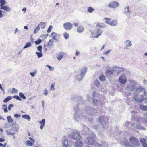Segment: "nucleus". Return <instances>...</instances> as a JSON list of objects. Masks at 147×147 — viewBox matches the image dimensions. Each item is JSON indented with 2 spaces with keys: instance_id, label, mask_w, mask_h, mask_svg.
Returning a JSON list of instances; mask_svg holds the SVG:
<instances>
[{
  "instance_id": "nucleus-14",
  "label": "nucleus",
  "mask_w": 147,
  "mask_h": 147,
  "mask_svg": "<svg viewBox=\"0 0 147 147\" xmlns=\"http://www.w3.org/2000/svg\"><path fill=\"white\" fill-rule=\"evenodd\" d=\"M1 9H3L7 12H10L11 11V9L7 6H3L0 8Z\"/></svg>"
},
{
  "instance_id": "nucleus-58",
  "label": "nucleus",
  "mask_w": 147,
  "mask_h": 147,
  "mask_svg": "<svg viewBox=\"0 0 147 147\" xmlns=\"http://www.w3.org/2000/svg\"><path fill=\"white\" fill-rule=\"evenodd\" d=\"M18 90L16 89L15 88H13L12 89V91L11 92L12 93H14L15 92H16L18 91Z\"/></svg>"
},
{
  "instance_id": "nucleus-43",
  "label": "nucleus",
  "mask_w": 147,
  "mask_h": 147,
  "mask_svg": "<svg viewBox=\"0 0 147 147\" xmlns=\"http://www.w3.org/2000/svg\"><path fill=\"white\" fill-rule=\"evenodd\" d=\"M19 96L22 98L23 99H26V97L24 95L23 93L21 92H20L19 94Z\"/></svg>"
},
{
  "instance_id": "nucleus-61",
  "label": "nucleus",
  "mask_w": 147,
  "mask_h": 147,
  "mask_svg": "<svg viewBox=\"0 0 147 147\" xmlns=\"http://www.w3.org/2000/svg\"><path fill=\"white\" fill-rule=\"evenodd\" d=\"M6 132L7 135H11V132L9 131L8 130H7L6 131Z\"/></svg>"
},
{
  "instance_id": "nucleus-39",
  "label": "nucleus",
  "mask_w": 147,
  "mask_h": 147,
  "mask_svg": "<svg viewBox=\"0 0 147 147\" xmlns=\"http://www.w3.org/2000/svg\"><path fill=\"white\" fill-rule=\"evenodd\" d=\"M97 111L95 109H93L92 110L91 113H90V115L92 116H94L96 113H97Z\"/></svg>"
},
{
  "instance_id": "nucleus-53",
  "label": "nucleus",
  "mask_w": 147,
  "mask_h": 147,
  "mask_svg": "<svg viewBox=\"0 0 147 147\" xmlns=\"http://www.w3.org/2000/svg\"><path fill=\"white\" fill-rule=\"evenodd\" d=\"M102 146H104V147H106L108 146V144L107 143V142H103L102 143Z\"/></svg>"
},
{
  "instance_id": "nucleus-63",
  "label": "nucleus",
  "mask_w": 147,
  "mask_h": 147,
  "mask_svg": "<svg viewBox=\"0 0 147 147\" xmlns=\"http://www.w3.org/2000/svg\"><path fill=\"white\" fill-rule=\"evenodd\" d=\"M29 139L33 143H34L35 141L34 140L33 138L31 137H30L29 138Z\"/></svg>"
},
{
  "instance_id": "nucleus-49",
  "label": "nucleus",
  "mask_w": 147,
  "mask_h": 147,
  "mask_svg": "<svg viewBox=\"0 0 147 147\" xmlns=\"http://www.w3.org/2000/svg\"><path fill=\"white\" fill-rule=\"evenodd\" d=\"M40 26H38L35 29L34 31V33L35 34H36L38 31H39L40 30Z\"/></svg>"
},
{
  "instance_id": "nucleus-36",
  "label": "nucleus",
  "mask_w": 147,
  "mask_h": 147,
  "mask_svg": "<svg viewBox=\"0 0 147 147\" xmlns=\"http://www.w3.org/2000/svg\"><path fill=\"white\" fill-rule=\"evenodd\" d=\"M11 98L12 97L11 96H8L4 100L3 102L5 103L7 102L11 99Z\"/></svg>"
},
{
  "instance_id": "nucleus-16",
  "label": "nucleus",
  "mask_w": 147,
  "mask_h": 147,
  "mask_svg": "<svg viewBox=\"0 0 147 147\" xmlns=\"http://www.w3.org/2000/svg\"><path fill=\"white\" fill-rule=\"evenodd\" d=\"M141 144L143 147H147V144L146 142V140L144 138H140Z\"/></svg>"
},
{
  "instance_id": "nucleus-64",
  "label": "nucleus",
  "mask_w": 147,
  "mask_h": 147,
  "mask_svg": "<svg viewBox=\"0 0 147 147\" xmlns=\"http://www.w3.org/2000/svg\"><path fill=\"white\" fill-rule=\"evenodd\" d=\"M80 53V52H79V51H76V53H75V55L76 56H77L79 55V54Z\"/></svg>"
},
{
  "instance_id": "nucleus-3",
  "label": "nucleus",
  "mask_w": 147,
  "mask_h": 147,
  "mask_svg": "<svg viewBox=\"0 0 147 147\" xmlns=\"http://www.w3.org/2000/svg\"><path fill=\"white\" fill-rule=\"evenodd\" d=\"M136 84L135 80H129V83L127 85L126 89L129 92H131L135 89Z\"/></svg>"
},
{
  "instance_id": "nucleus-23",
  "label": "nucleus",
  "mask_w": 147,
  "mask_h": 147,
  "mask_svg": "<svg viewBox=\"0 0 147 147\" xmlns=\"http://www.w3.org/2000/svg\"><path fill=\"white\" fill-rule=\"evenodd\" d=\"M124 9V13L127 16H128L130 13L129 6H127V7H125Z\"/></svg>"
},
{
  "instance_id": "nucleus-55",
  "label": "nucleus",
  "mask_w": 147,
  "mask_h": 147,
  "mask_svg": "<svg viewBox=\"0 0 147 147\" xmlns=\"http://www.w3.org/2000/svg\"><path fill=\"white\" fill-rule=\"evenodd\" d=\"M44 94L46 96L48 94V90L47 89L45 88L44 90Z\"/></svg>"
},
{
  "instance_id": "nucleus-32",
  "label": "nucleus",
  "mask_w": 147,
  "mask_h": 147,
  "mask_svg": "<svg viewBox=\"0 0 147 147\" xmlns=\"http://www.w3.org/2000/svg\"><path fill=\"white\" fill-rule=\"evenodd\" d=\"M94 10V9L91 7H89L87 8V11L89 13H92Z\"/></svg>"
},
{
  "instance_id": "nucleus-9",
  "label": "nucleus",
  "mask_w": 147,
  "mask_h": 147,
  "mask_svg": "<svg viewBox=\"0 0 147 147\" xmlns=\"http://www.w3.org/2000/svg\"><path fill=\"white\" fill-rule=\"evenodd\" d=\"M119 80L121 83L124 84L126 82L127 79L125 75H121L119 77Z\"/></svg>"
},
{
  "instance_id": "nucleus-11",
  "label": "nucleus",
  "mask_w": 147,
  "mask_h": 147,
  "mask_svg": "<svg viewBox=\"0 0 147 147\" xmlns=\"http://www.w3.org/2000/svg\"><path fill=\"white\" fill-rule=\"evenodd\" d=\"M102 32V31L100 29H97L94 32V34L95 35V38H97L100 36Z\"/></svg>"
},
{
  "instance_id": "nucleus-25",
  "label": "nucleus",
  "mask_w": 147,
  "mask_h": 147,
  "mask_svg": "<svg viewBox=\"0 0 147 147\" xmlns=\"http://www.w3.org/2000/svg\"><path fill=\"white\" fill-rule=\"evenodd\" d=\"M96 27L97 28L98 27L104 28L105 27V25L103 23H97L96 24Z\"/></svg>"
},
{
  "instance_id": "nucleus-24",
  "label": "nucleus",
  "mask_w": 147,
  "mask_h": 147,
  "mask_svg": "<svg viewBox=\"0 0 147 147\" xmlns=\"http://www.w3.org/2000/svg\"><path fill=\"white\" fill-rule=\"evenodd\" d=\"M139 107L140 109L143 111H147V106H144L143 104L140 105Z\"/></svg>"
},
{
  "instance_id": "nucleus-44",
  "label": "nucleus",
  "mask_w": 147,
  "mask_h": 147,
  "mask_svg": "<svg viewBox=\"0 0 147 147\" xmlns=\"http://www.w3.org/2000/svg\"><path fill=\"white\" fill-rule=\"evenodd\" d=\"M0 6H2L5 5L6 3V1L5 0H0Z\"/></svg>"
},
{
  "instance_id": "nucleus-12",
  "label": "nucleus",
  "mask_w": 147,
  "mask_h": 147,
  "mask_svg": "<svg viewBox=\"0 0 147 147\" xmlns=\"http://www.w3.org/2000/svg\"><path fill=\"white\" fill-rule=\"evenodd\" d=\"M50 36L53 39L57 40L59 38L60 35L59 34L52 32Z\"/></svg>"
},
{
  "instance_id": "nucleus-21",
  "label": "nucleus",
  "mask_w": 147,
  "mask_h": 147,
  "mask_svg": "<svg viewBox=\"0 0 147 147\" xmlns=\"http://www.w3.org/2000/svg\"><path fill=\"white\" fill-rule=\"evenodd\" d=\"M84 30L83 26H79L77 28V31L79 33H81L83 32Z\"/></svg>"
},
{
  "instance_id": "nucleus-18",
  "label": "nucleus",
  "mask_w": 147,
  "mask_h": 147,
  "mask_svg": "<svg viewBox=\"0 0 147 147\" xmlns=\"http://www.w3.org/2000/svg\"><path fill=\"white\" fill-rule=\"evenodd\" d=\"M114 71L113 69H111L110 68L107 70L106 72V74L107 75H112Z\"/></svg>"
},
{
  "instance_id": "nucleus-28",
  "label": "nucleus",
  "mask_w": 147,
  "mask_h": 147,
  "mask_svg": "<svg viewBox=\"0 0 147 147\" xmlns=\"http://www.w3.org/2000/svg\"><path fill=\"white\" fill-rule=\"evenodd\" d=\"M54 41L53 39H50L49 40L47 45L49 47H51L53 45Z\"/></svg>"
},
{
  "instance_id": "nucleus-60",
  "label": "nucleus",
  "mask_w": 147,
  "mask_h": 147,
  "mask_svg": "<svg viewBox=\"0 0 147 147\" xmlns=\"http://www.w3.org/2000/svg\"><path fill=\"white\" fill-rule=\"evenodd\" d=\"M104 119L102 116H100L99 118V121L100 122H101Z\"/></svg>"
},
{
  "instance_id": "nucleus-33",
  "label": "nucleus",
  "mask_w": 147,
  "mask_h": 147,
  "mask_svg": "<svg viewBox=\"0 0 147 147\" xmlns=\"http://www.w3.org/2000/svg\"><path fill=\"white\" fill-rule=\"evenodd\" d=\"M63 35L65 39H68L69 37V34L66 32L64 33Z\"/></svg>"
},
{
  "instance_id": "nucleus-35",
  "label": "nucleus",
  "mask_w": 147,
  "mask_h": 147,
  "mask_svg": "<svg viewBox=\"0 0 147 147\" xmlns=\"http://www.w3.org/2000/svg\"><path fill=\"white\" fill-rule=\"evenodd\" d=\"M104 19L105 20V22L109 25L110 22L111 21V20L110 18H105Z\"/></svg>"
},
{
  "instance_id": "nucleus-26",
  "label": "nucleus",
  "mask_w": 147,
  "mask_h": 147,
  "mask_svg": "<svg viewBox=\"0 0 147 147\" xmlns=\"http://www.w3.org/2000/svg\"><path fill=\"white\" fill-rule=\"evenodd\" d=\"M22 117L25 119H27L28 121H30L31 119V118L28 115H22Z\"/></svg>"
},
{
  "instance_id": "nucleus-22",
  "label": "nucleus",
  "mask_w": 147,
  "mask_h": 147,
  "mask_svg": "<svg viewBox=\"0 0 147 147\" xmlns=\"http://www.w3.org/2000/svg\"><path fill=\"white\" fill-rule=\"evenodd\" d=\"M117 24V20H114L112 21L111 20L109 25L112 26H116Z\"/></svg>"
},
{
  "instance_id": "nucleus-19",
  "label": "nucleus",
  "mask_w": 147,
  "mask_h": 147,
  "mask_svg": "<svg viewBox=\"0 0 147 147\" xmlns=\"http://www.w3.org/2000/svg\"><path fill=\"white\" fill-rule=\"evenodd\" d=\"M45 120L43 119L41 121H39V123L40 124V129L42 130L43 129L44 127L45 126Z\"/></svg>"
},
{
  "instance_id": "nucleus-37",
  "label": "nucleus",
  "mask_w": 147,
  "mask_h": 147,
  "mask_svg": "<svg viewBox=\"0 0 147 147\" xmlns=\"http://www.w3.org/2000/svg\"><path fill=\"white\" fill-rule=\"evenodd\" d=\"M3 107L2 109L4 110V111L5 113L8 112V110L7 109V106L6 105H2Z\"/></svg>"
},
{
  "instance_id": "nucleus-52",
  "label": "nucleus",
  "mask_w": 147,
  "mask_h": 147,
  "mask_svg": "<svg viewBox=\"0 0 147 147\" xmlns=\"http://www.w3.org/2000/svg\"><path fill=\"white\" fill-rule=\"evenodd\" d=\"M41 40L40 39H38L35 42V44L36 45H38L41 42Z\"/></svg>"
},
{
  "instance_id": "nucleus-54",
  "label": "nucleus",
  "mask_w": 147,
  "mask_h": 147,
  "mask_svg": "<svg viewBox=\"0 0 147 147\" xmlns=\"http://www.w3.org/2000/svg\"><path fill=\"white\" fill-rule=\"evenodd\" d=\"M42 47L41 45H39L37 47V50L40 52H42Z\"/></svg>"
},
{
  "instance_id": "nucleus-20",
  "label": "nucleus",
  "mask_w": 147,
  "mask_h": 147,
  "mask_svg": "<svg viewBox=\"0 0 147 147\" xmlns=\"http://www.w3.org/2000/svg\"><path fill=\"white\" fill-rule=\"evenodd\" d=\"M62 146L63 147H67L68 144V140L65 139L62 142Z\"/></svg>"
},
{
  "instance_id": "nucleus-42",
  "label": "nucleus",
  "mask_w": 147,
  "mask_h": 147,
  "mask_svg": "<svg viewBox=\"0 0 147 147\" xmlns=\"http://www.w3.org/2000/svg\"><path fill=\"white\" fill-rule=\"evenodd\" d=\"M94 84L97 87H99L100 85V82L98 80H94Z\"/></svg>"
},
{
  "instance_id": "nucleus-62",
  "label": "nucleus",
  "mask_w": 147,
  "mask_h": 147,
  "mask_svg": "<svg viewBox=\"0 0 147 147\" xmlns=\"http://www.w3.org/2000/svg\"><path fill=\"white\" fill-rule=\"evenodd\" d=\"M36 72H30V75H31L32 76L34 77L35 75L36 74Z\"/></svg>"
},
{
  "instance_id": "nucleus-1",
  "label": "nucleus",
  "mask_w": 147,
  "mask_h": 147,
  "mask_svg": "<svg viewBox=\"0 0 147 147\" xmlns=\"http://www.w3.org/2000/svg\"><path fill=\"white\" fill-rule=\"evenodd\" d=\"M74 109L75 110V113L74 114L73 117L74 120L78 122L87 120V118L83 115L85 114L82 111L79 110L77 105L74 107Z\"/></svg>"
},
{
  "instance_id": "nucleus-5",
  "label": "nucleus",
  "mask_w": 147,
  "mask_h": 147,
  "mask_svg": "<svg viewBox=\"0 0 147 147\" xmlns=\"http://www.w3.org/2000/svg\"><path fill=\"white\" fill-rule=\"evenodd\" d=\"M129 140L131 144V147H136L135 146H138L140 145L139 140L135 138L131 137Z\"/></svg>"
},
{
  "instance_id": "nucleus-2",
  "label": "nucleus",
  "mask_w": 147,
  "mask_h": 147,
  "mask_svg": "<svg viewBox=\"0 0 147 147\" xmlns=\"http://www.w3.org/2000/svg\"><path fill=\"white\" fill-rule=\"evenodd\" d=\"M135 95L133 97L134 100L135 101L138 102H140L143 100V98L142 97L143 94L146 95L145 90L144 88L140 86L137 88L135 90Z\"/></svg>"
},
{
  "instance_id": "nucleus-46",
  "label": "nucleus",
  "mask_w": 147,
  "mask_h": 147,
  "mask_svg": "<svg viewBox=\"0 0 147 147\" xmlns=\"http://www.w3.org/2000/svg\"><path fill=\"white\" fill-rule=\"evenodd\" d=\"M111 51V50L110 49H109L106 51L105 52H104L103 53V54L104 55H107L109 54L110 53Z\"/></svg>"
},
{
  "instance_id": "nucleus-41",
  "label": "nucleus",
  "mask_w": 147,
  "mask_h": 147,
  "mask_svg": "<svg viewBox=\"0 0 147 147\" xmlns=\"http://www.w3.org/2000/svg\"><path fill=\"white\" fill-rule=\"evenodd\" d=\"M35 53L37 55L38 58H40L42 56V53L41 52H36Z\"/></svg>"
},
{
  "instance_id": "nucleus-51",
  "label": "nucleus",
  "mask_w": 147,
  "mask_h": 147,
  "mask_svg": "<svg viewBox=\"0 0 147 147\" xmlns=\"http://www.w3.org/2000/svg\"><path fill=\"white\" fill-rule=\"evenodd\" d=\"M52 28H53V27L52 26H49L48 29V30L47 31V32L48 33H49L51 32V31Z\"/></svg>"
},
{
  "instance_id": "nucleus-56",
  "label": "nucleus",
  "mask_w": 147,
  "mask_h": 147,
  "mask_svg": "<svg viewBox=\"0 0 147 147\" xmlns=\"http://www.w3.org/2000/svg\"><path fill=\"white\" fill-rule=\"evenodd\" d=\"M50 90L54 91L55 90L54 88V84H53L51 86V87L50 88Z\"/></svg>"
},
{
  "instance_id": "nucleus-30",
  "label": "nucleus",
  "mask_w": 147,
  "mask_h": 147,
  "mask_svg": "<svg viewBox=\"0 0 147 147\" xmlns=\"http://www.w3.org/2000/svg\"><path fill=\"white\" fill-rule=\"evenodd\" d=\"M63 55V53H59L57 56V59L59 60H60L62 58Z\"/></svg>"
},
{
  "instance_id": "nucleus-13",
  "label": "nucleus",
  "mask_w": 147,
  "mask_h": 147,
  "mask_svg": "<svg viewBox=\"0 0 147 147\" xmlns=\"http://www.w3.org/2000/svg\"><path fill=\"white\" fill-rule=\"evenodd\" d=\"M113 68L114 69V71H115L118 74H119L123 71V69L121 67H114Z\"/></svg>"
},
{
  "instance_id": "nucleus-45",
  "label": "nucleus",
  "mask_w": 147,
  "mask_h": 147,
  "mask_svg": "<svg viewBox=\"0 0 147 147\" xmlns=\"http://www.w3.org/2000/svg\"><path fill=\"white\" fill-rule=\"evenodd\" d=\"M92 100L94 104L95 105H97L98 104H99V102L97 101V100L96 99L93 98Z\"/></svg>"
},
{
  "instance_id": "nucleus-47",
  "label": "nucleus",
  "mask_w": 147,
  "mask_h": 147,
  "mask_svg": "<svg viewBox=\"0 0 147 147\" xmlns=\"http://www.w3.org/2000/svg\"><path fill=\"white\" fill-rule=\"evenodd\" d=\"M99 79L101 81H104L105 80V77L104 75H102L100 76Z\"/></svg>"
},
{
  "instance_id": "nucleus-34",
  "label": "nucleus",
  "mask_w": 147,
  "mask_h": 147,
  "mask_svg": "<svg viewBox=\"0 0 147 147\" xmlns=\"http://www.w3.org/2000/svg\"><path fill=\"white\" fill-rule=\"evenodd\" d=\"M26 144L28 146H32L34 145V143L28 140L26 142Z\"/></svg>"
},
{
  "instance_id": "nucleus-15",
  "label": "nucleus",
  "mask_w": 147,
  "mask_h": 147,
  "mask_svg": "<svg viewBox=\"0 0 147 147\" xmlns=\"http://www.w3.org/2000/svg\"><path fill=\"white\" fill-rule=\"evenodd\" d=\"M82 145L83 142L80 140L76 141L74 144L75 146L76 147H82Z\"/></svg>"
},
{
  "instance_id": "nucleus-7",
  "label": "nucleus",
  "mask_w": 147,
  "mask_h": 147,
  "mask_svg": "<svg viewBox=\"0 0 147 147\" xmlns=\"http://www.w3.org/2000/svg\"><path fill=\"white\" fill-rule=\"evenodd\" d=\"M92 136H89L87 138L86 143L89 145H94L95 143V141L94 138V134L92 133Z\"/></svg>"
},
{
  "instance_id": "nucleus-40",
  "label": "nucleus",
  "mask_w": 147,
  "mask_h": 147,
  "mask_svg": "<svg viewBox=\"0 0 147 147\" xmlns=\"http://www.w3.org/2000/svg\"><path fill=\"white\" fill-rule=\"evenodd\" d=\"M31 45V43L30 42H29L27 43L24 47L23 49H26L30 47Z\"/></svg>"
},
{
  "instance_id": "nucleus-27",
  "label": "nucleus",
  "mask_w": 147,
  "mask_h": 147,
  "mask_svg": "<svg viewBox=\"0 0 147 147\" xmlns=\"http://www.w3.org/2000/svg\"><path fill=\"white\" fill-rule=\"evenodd\" d=\"M42 29H43L46 26V24L44 22H41L38 25Z\"/></svg>"
},
{
  "instance_id": "nucleus-57",
  "label": "nucleus",
  "mask_w": 147,
  "mask_h": 147,
  "mask_svg": "<svg viewBox=\"0 0 147 147\" xmlns=\"http://www.w3.org/2000/svg\"><path fill=\"white\" fill-rule=\"evenodd\" d=\"M13 106V105L12 104H10L8 107V109L9 111L11 110V108Z\"/></svg>"
},
{
  "instance_id": "nucleus-59",
  "label": "nucleus",
  "mask_w": 147,
  "mask_h": 147,
  "mask_svg": "<svg viewBox=\"0 0 147 147\" xmlns=\"http://www.w3.org/2000/svg\"><path fill=\"white\" fill-rule=\"evenodd\" d=\"M21 115L18 114H15L14 115V117L15 118H17L20 116Z\"/></svg>"
},
{
  "instance_id": "nucleus-8",
  "label": "nucleus",
  "mask_w": 147,
  "mask_h": 147,
  "mask_svg": "<svg viewBox=\"0 0 147 147\" xmlns=\"http://www.w3.org/2000/svg\"><path fill=\"white\" fill-rule=\"evenodd\" d=\"M63 26L66 30H70L72 29L73 25L69 22H67L63 24Z\"/></svg>"
},
{
  "instance_id": "nucleus-38",
  "label": "nucleus",
  "mask_w": 147,
  "mask_h": 147,
  "mask_svg": "<svg viewBox=\"0 0 147 147\" xmlns=\"http://www.w3.org/2000/svg\"><path fill=\"white\" fill-rule=\"evenodd\" d=\"M7 119L8 122L10 123L13 122V120L10 116H8L7 117Z\"/></svg>"
},
{
  "instance_id": "nucleus-50",
  "label": "nucleus",
  "mask_w": 147,
  "mask_h": 147,
  "mask_svg": "<svg viewBox=\"0 0 147 147\" xmlns=\"http://www.w3.org/2000/svg\"><path fill=\"white\" fill-rule=\"evenodd\" d=\"M46 66L49 68V70L51 71H53L54 70V68L51 67L48 65H46Z\"/></svg>"
},
{
  "instance_id": "nucleus-48",
  "label": "nucleus",
  "mask_w": 147,
  "mask_h": 147,
  "mask_svg": "<svg viewBox=\"0 0 147 147\" xmlns=\"http://www.w3.org/2000/svg\"><path fill=\"white\" fill-rule=\"evenodd\" d=\"M13 98L18 100L19 101L22 100V99H21L20 97L18 95H15L13 97Z\"/></svg>"
},
{
  "instance_id": "nucleus-4",
  "label": "nucleus",
  "mask_w": 147,
  "mask_h": 147,
  "mask_svg": "<svg viewBox=\"0 0 147 147\" xmlns=\"http://www.w3.org/2000/svg\"><path fill=\"white\" fill-rule=\"evenodd\" d=\"M87 70L86 67H84L78 71V75L76 76V78L79 81H80L84 76Z\"/></svg>"
},
{
  "instance_id": "nucleus-31",
  "label": "nucleus",
  "mask_w": 147,
  "mask_h": 147,
  "mask_svg": "<svg viewBox=\"0 0 147 147\" xmlns=\"http://www.w3.org/2000/svg\"><path fill=\"white\" fill-rule=\"evenodd\" d=\"M136 128L139 129H141L142 130H145V128L142 127L140 125H137L135 126Z\"/></svg>"
},
{
  "instance_id": "nucleus-17",
  "label": "nucleus",
  "mask_w": 147,
  "mask_h": 147,
  "mask_svg": "<svg viewBox=\"0 0 147 147\" xmlns=\"http://www.w3.org/2000/svg\"><path fill=\"white\" fill-rule=\"evenodd\" d=\"M137 120L140 123H142L144 122H147V120L143 117L142 118L140 117H138L137 118Z\"/></svg>"
},
{
  "instance_id": "nucleus-29",
  "label": "nucleus",
  "mask_w": 147,
  "mask_h": 147,
  "mask_svg": "<svg viewBox=\"0 0 147 147\" xmlns=\"http://www.w3.org/2000/svg\"><path fill=\"white\" fill-rule=\"evenodd\" d=\"M126 47H130L132 45V44L131 41L129 40H127L125 42Z\"/></svg>"
},
{
  "instance_id": "nucleus-10",
  "label": "nucleus",
  "mask_w": 147,
  "mask_h": 147,
  "mask_svg": "<svg viewBox=\"0 0 147 147\" xmlns=\"http://www.w3.org/2000/svg\"><path fill=\"white\" fill-rule=\"evenodd\" d=\"M119 5V3L117 1H113L110 3L108 5V6L110 8H115L117 7Z\"/></svg>"
},
{
  "instance_id": "nucleus-6",
  "label": "nucleus",
  "mask_w": 147,
  "mask_h": 147,
  "mask_svg": "<svg viewBox=\"0 0 147 147\" xmlns=\"http://www.w3.org/2000/svg\"><path fill=\"white\" fill-rule=\"evenodd\" d=\"M70 137L73 139L76 140H79L81 138V136L79 132L77 131L71 133Z\"/></svg>"
}]
</instances>
